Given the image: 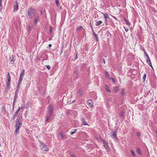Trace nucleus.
I'll return each mask as SVG.
<instances>
[{
  "label": "nucleus",
  "instance_id": "1",
  "mask_svg": "<svg viewBox=\"0 0 157 157\" xmlns=\"http://www.w3.org/2000/svg\"><path fill=\"white\" fill-rule=\"evenodd\" d=\"M21 120L20 118H18V119L16 120V129L15 131L16 133H17L18 132L19 130L20 129V128L22 126V123L20 121Z\"/></svg>",
  "mask_w": 157,
  "mask_h": 157
},
{
  "label": "nucleus",
  "instance_id": "2",
  "mask_svg": "<svg viewBox=\"0 0 157 157\" xmlns=\"http://www.w3.org/2000/svg\"><path fill=\"white\" fill-rule=\"evenodd\" d=\"M35 10L32 8H29L27 10L28 13V15L29 17L30 18H32L33 17L32 14H33L35 13Z\"/></svg>",
  "mask_w": 157,
  "mask_h": 157
},
{
  "label": "nucleus",
  "instance_id": "3",
  "mask_svg": "<svg viewBox=\"0 0 157 157\" xmlns=\"http://www.w3.org/2000/svg\"><path fill=\"white\" fill-rule=\"evenodd\" d=\"M25 74V70L24 69H23L21 72V73L20 75V76L19 78V81L18 82V85H17V86L18 87L20 85V83H21V82L22 81L23 76Z\"/></svg>",
  "mask_w": 157,
  "mask_h": 157
},
{
  "label": "nucleus",
  "instance_id": "4",
  "mask_svg": "<svg viewBox=\"0 0 157 157\" xmlns=\"http://www.w3.org/2000/svg\"><path fill=\"white\" fill-rule=\"evenodd\" d=\"M110 136L111 137H112V138L115 140V141H118V140L117 137V131L112 132Z\"/></svg>",
  "mask_w": 157,
  "mask_h": 157
},
{
  "label": "nucleus",
  "instance_id": "5",
  "mask_svg": "<svg viewBox=\"0 0 157 157\" xmlns=\"http://www.w3.org/2000/svg\"><path fill=\"white\" fill-rule=\"evenodd\" d=\"M53 113V107L52 105H50L48 107V114L50 115H52Z\"/></svg>",
  "mask_w": 157,
  "mask_h": 157
},
{
  "label": "nucleus",
  "instance_id": "6",
  "mask_svg": "<svg viewBox=\"0 0 157 157\" xmlns=\"http://www.w3.org/2000/svg\"><path fill=\"white\" fill-rule=\"evenodd\" d=\"M101 141H102L103 144H104V146L105 147V149H106V150L107 151H109L110 149L109 148V146L106 143L105 140H104L101 139Z\"/></svg>",
  "mask_w": 157,
  "mask_h": 157
},
{
  "label": "nucleus",
  "instance_id": "7",
  "mask_svg": "<svg viewBox=\"0 0 157 157\" xmlns=\"http://www.w3.org/2000/svg\"><path fill=\"white\" fill-rule=\"evenodd\" d=\"M40 147L42 150L44 151H47L49 150L48 148L47 147V146L43 142L41 143Z\"/></svg>",
  "mask_w": 157,
  "mask_h": 157
},
{
  "label": "nucleus",
  "instance_id": "8",
  "mask_svg": "<svg viewBox=\"0 0 157 157\" xmlns=\"http://www.w3.org/2000/svg\"><path fill=\"white\" fill-rule=\"evenodd\" d=\"M18 5L17 1L15 2L13 6V12H15L17 11L18 10Z\"/></svg>",
  "mask_w": 157,
  "mask_h": 157
},
{
  "label": "nucleus",
  "instance_id": "9",
  "mask_svg": "<svg viewBox=\"0 0 157 157\" xmlns=\"http://www.w3.org/2000/svg\"><path fill=\"white\" fill-rule=\"evenodd\" d=\"M81 121L82 122V125H88V124L87 123L85 119L83 117H82L81 118Z\"/></svg>",
  "mask_w": 157,
  "mask_h": 157
},
{
  "label": "nucleus",
  "instance_id": "10",
  "mask_svg": "<svg viewBox=\"0 0 157 157\" xmlns=\"http://www.w3.org/2000/svg\"><path fill=\"white\" fill-rule=\"evenodd\" d=\"M93 103L92 101L91 100H89L87 102V104L89 105L90 107H93V105L92 103Z\"/></svg>",
  "mask_w": 157,
  "mask_h": 157
},
{
  "label": "nucleus",
  "instance_id": "11",
  "mask_svg": "<svg viewBox=\"0 0 157 157\" xmlns=\"http://www.w3.org/2000/svg\"><path fill=\"white\" fill-rule=\"evenodd\" d=\"M17 90L16 91V92L15 94V96L14 98V101L13 103V106L14 105V104L15 103V101L17 99Z\"/></svg>",
  "mask_w": 157,
  "mask_h": 157
},
{
  "label": "nucleus",
  "instance_id": "12",
  "mask_svg": "<svg viewBox=\"0 0 157 157\" xmlns=\"http://www.w3.org/2000/svg\"><path fill=\"white\" fill-rule=\"evenodd\" d=\"M146 62L149 65V66L152 68H153L149 57L147 58Z\"/></svg>",
  "mask_w": 157,
  "mask_h": 157
},
{
  "label": "nucleus",
  "instance_id": "13",
  "mask_svg": "<svg viewBox=\"0 0 157 157\" xmlns=\"http://www.w3.org/2000/svg\"><path fill=\"white\" fill-rule=\"evenodd\" d=\"M39 20V17L38 16H36L35 18L34 22V24L35 25H36L37 23Z\"/></svg>",
  "mask_w": 157,
  "mask_h": 157
},
{
  "label": "nucleus",
  "instance_id": "14",
  "mask_svg": "<svg viewBox=\"0 0 157 157\" xmlns=\"http://www.w3.org/2000/svg\"><path fill=\"white\" fill-rule=\"evenodd\" d=\"M125 112L124 111H122L120 113L119 116L121 117H124L125 115Z\"/></svg>",
  "mask_w": 157,
  "mask_h": 157
},
{
  "label": "nucleus",
  "instance_id": "15",
  "mask_svg": "<svg viewBox=\"0 0 157 157\" xmlns=\"http://www.w3.org/2000/svg\"><path fill=\"white\" fill-rule=\"evenodd\" d=\"M15 56L13 55H12L10 57V62L11 63H13L14 62V58Z\"/></svg>",
  "mask_w": 157,
  "mask_h": 157
},
{
  "label": "nucleus",
  "instance_id": "16",
  "mask_svg": "<svg viewBox=\"0 0 157 157\" xmlns=\"http://www.w3.org/2000/svg\"><path fill=\"white\" fill-rule=\"evenodd\" d=\"M10 82H7L6 86V90H9L10 89Z\"/></svg>",
  "mask_w": 157,
  "mask_h": 157
},
{
  "label": "nucleus",
  "instance_id": "17",
  "mask_svg": "<svg viewBox=\"0 0 157 157\" xmlns=\"http://www.w3.org/2000/svg\"><path fill=\"white\" fill-rule=\"evenodd\" d=\"M52 116V115H50L47 114V115L46 116V119L45 120V122H48V121L50 120V117Z\"/></svg>",
  "mask_w": 157,
  "mask_h": 157
},
{
  "label": "nucleus",
  "instance_id": "18",
  "mask_svg": "<svg viewBox=\"0 0 157 157\" xmlns=\"http://www.w3.org/2000/svg\"><path fill=\"white\" fill-rule=\"evenodd\" d=\"M7 82H10L11 80V78L10 77V74L9 72H8L7 74Z\"/></svg>",
  "mask_w": 157,
  "mask_h": 157
},
{
  "label": "nucleus",
  "instance_id": "19",
  "mask_svg": "<svg viewBox=\"0 0 157 157\" xmlns=\"http://www.w3.org/2000/svg\"><path fill=\"white\" fill-rule=\"evenodd\" d=\"M120 94L123 96L125 95L126 94V93L125 91V89H123L122 90L121 92L120 93Z\"/></svg>",
  "mask_w": 157,
  "mask_h": 157
},
{
  "label": "nucleus",
  "instance_id": "20",
  "mask_svg": "<svg viewBox=\"0 0 157 157\" xmlns=\"http://www.w3.org/2000/svg\"><path fill=\"white\" fill-rule=\"evenodd\" d=\"M65 136V134L62 132H61L59 135V137H60L61 139H62Z\"/></svg>",
  "mask_w": 157,
  "mask_h": 157
},
{
  "label": "nucleus",
  "instance_id": "21",
  "mask_svg": "<svg viewBox=\"0 0 157 157\" xmlns=\"http://www.w3.org/2000/svg\"><path fill=\"white\" fill-rule=\"evenodd\" d=\"M93 36H94V37L96 40L98 42V35L95 33L94 32H93Z\"/></svg>",
  "mask_w": 157,
  "mask_h": 157
},
{
  "label": "nucleus",
  "instance_id": "22",
  "mask_svg": "<svg viewBox=\"0 0 157 157\" xmlns=\"http://www.w3.org/2000/svg\"><path fill=\"white\" fill-rule=\"evenodd\" d=\"M105 87L107 91L109 92H111V91L109 89V87L108 85L105 84Z\"/></svg>",
  "mask_w": 157,
  "mask_h": 157
},
{
  "label": "nucleus",
  "instance_id": "23",
  "mask_svg": "<svg viewBox=\"0 0 157 157\" xmlns=\"http://www.w3.org/2000/svg\"><path fill=\"white\" fill-rule=\"evenodd\" d=\"M104 19H105L106 21H107V19L109 18L108 14L107 13H105L104 15Z\"/></svg>",
  "mask_w": 157,
  "mask_h": 157
},
{
  "label": "nucleus",
  "instance_id": "24",
  "mask_svg": "<svg viewBox=\"0 0 157 157\" xmlns=\"http://www.w3.org/2000/svg\"><path fill=\"white\" fill-rule=\"evenodd\" d=\"M77 95H82L83 94V93H82V90H81V89H79L77 93Z\"/></svg>",
  "mask_w": 157,
  "mask_h": 157
},
{
  "label": "nucleus",
  "instance_id": "25",
  "mask_svg": "<svg viewBox=\"0 0 157 157\" xmlns=\"http://www.w3.org/2000/svg\"><path fill=\"white\" fill-rule=\"evenodd\" d=\"M102 23V21H98L96 22V23H95V25L96 26H97L99 25H101Z\"/></svg>",
  "mask_w": 157,
  "mask_h": 157
},
{
  "label": "nucleus",
  "instance_id": "26",
  "mask_svg": "<svg viewBox=\"0 0 157 157\" xmlns=\"http://www.w3.org/2000/svg\"><path fill=\"white\" fill-rule=\"evenodd\" d=\"M124 21L125 23H126V24L128 25H130V23L129 22V21L128 20H127L126 19H124Z\"/></svg>",
  "mask_w": 157,
  "mask_h": 157
},
{
  "label": "nucleus",
  "instance_id": "27",
  "mask_svg": "<svg viewBox=\"0 0 157 157\" xmlns=\"http://www.w3.org/2000/svg\"><path fill=\"white\" fill-rule=\"evenodd\" d=\"M55 3H56V5L57 6H59V3L58 0H55Z\"/></svg>",
  "mask_w": 157,
  "mask_h": 157
},
{
  "label": "nucleus",
  "instance_id": "28",
  "mask_svg": "<svg viewBox=\"0 0 157 157\" xmlns=\"http://www.w3.org/2000/svg\"><path fill=\"white\" fill-rule=\"evenodd\" d=\"M77 129H75L74 130V131H72V132H70V134L71 135H72L75 133L77 131Z\"/></svg>",
  "mask_w": 157,
  "mask_h": 157
},
{
  "label": "nucleus",
  "instance_id": "29",
  "mask_svg": "<svg viewBox=\"0 0 157 157\" xmlns=\"http://www.w3.org/2000/svg\"><path fill=\"white\" fill-rule=\"evenodd\" d=\"M105 75H106V77H107V78H109V73H108V72L107 71H105Z\"/></svg>",
  "mask_w": 157,
  "mask_h": 157
},
{
  "label": "nucleus",
  "instance_id": "30",
  "mask_svg": "<svg viewBox=\"0 0 157 157\" xmlns=\"http://www.w3.org/2000/svg\"><path fill=\"white\" fill-rule=\"evenodd\" d=\"M118 90V87H115V88H114V90L115 91V92L116 93H117Z\"/></svg>",
  "mask_w": 157,
  "mask_h": 157
},
{
  "label": "nucleus",
  "instance_id": "31",
  "mask_svg": "<svg viewBox=\"0 0 157 157\" xmlns=\"http://www.w3.org/2000/svg\"><path fill=\"white\" fill-rule=\"evenodd\" d=\"M18 113H17V112H16L13 115V120L15 118V117L17 115V114Z\"/></svg>",
  "mask_w": 157,
  "mask_h": 157
},
{
  "label": "nucleus",
  "instance_id": "32",
  "mask_svg": "<svg viewBox=\"0 0 157 157\" xmlns=\"http://www.w3.org/2000/svg\"><path fill=\"white\" fill-rule=\"evenodd\" d=\"M52 27L51 26H50L49 27V33L51 34L52 31Z\"/></svg>",
  "mask_w": 157,
  "mask_h": 157
},
{
  "label": "nucleus",
  "instance_id": "33",
  "mask_svg": "<svg viewBox=\"0 0 157 157\" xmlns=\"http://www.w3.org/2000/svg\"><path fill=\"white\" fill-rule=\"evenodd\" d=\"M136 151H137V153L138 154H141L140 151V149L139 148H137V149H136Z\"/></svg>",
  "mask_w": 157,
  "mask_h": 157
},
{
  "label": "nucleus",
  "instance_id": "34",
  "mask_svg": "<svg viewBox=\"0 0 157 157\" xmlns=\"http://www.w3.org/2000/svg\"><path fill=\"white\" fill-rule=\"evenodd\" d=\"M130 151H131V152L132 155L134 156H135V153L132 150H131Z\"/></svg>",
  "mask_w": 157,
  "mask_h": 157
},
{
  "label": "nucleus",
  "instance_id": "35",
  "mask_svg": "<svg viewBox=\"0 0 157 157\" xmlns=\"http://www.w3.org/2000/svg\"><path fill=\"white\" fill-rule=\"evenodd\" d=\"M146 74H144L143 77V81H145L146 79Z\"/></svg>",
  "mask_w": 157,
  "mask_h": 157
},
{
  "label": "nucleus",
  "instance_id": "36",
  "mask_svg": "<svg viewBox=\"0 0 157 157\" xmlns=\"http://www.w3.org/2000/svg\"><path fill=\"white\" fill-rule=\"evenodd\" d=\"M136 135L137 136L139 137L140 136V132H137L136 133Z\"/></svg>",
  "mask_w": 157,
  "mask_h": 157
},
{
  "label": "nucleus",
  "instance_id": "37",
  "mask_svg": "<svg viewBox=\"0 0 157 157\" xmlns=\"http://www.w3.org/2000/svg\"><path fill=\"white\" fill-rule=\"evenodd\" d=\"M78 70H76L74 71V74H76V75H77L78 74Z\"/></svg>",
  "mask_w": 157,
  "mask_h": 157
},
{
  "label": "nucleus",
  "instance_id": "38",
  "mask_svg": "<svg viewBox=\"0 0 157 157\" xmlns=\"http://www.w3.org/2000/svg\"><path fill=\"white\" fill-rule=\"evenodd\" d=\"M82 28V26H80L79 27H78V28L76 29L77 30H79L80 29H81Z\"/></svg>",
  "mask_w": 157,
  "mask_h": 157
},
{
  "label": "nucleus",
  "instance_id": "39",
  "mask_svg": "<svg viewBox=\"0 0 157 157\" xmlns=\"http://www.w3.org/2000/svg\"><path fill=\"white\" fill-rule=\"evenodd\" d=\"M3 7L2 5V2H0V10H1L2 9Z\"/></svg>",
  "mask_w": 157,
  "mask_h": 157
},
{
  "label": "nucleus",
  "instance_id": "40",
  "mask_svg": "<svg viewBox=\"0 0 157 157\" xmlns=\"http://www.w3.org/2000/svg\"><path fill=\"white\" fill-rule=\"evenodd\" d=\"M144 55H145V56H146L147 58L149 57V56L147 54V52H145V53H144Z\"/></svg>",
  "mask_w": 157,
  "mask_h": 157
},
{
  "label": "nucleus",
  "instance_id": "41",
  "mask_svg": "<svg viewBox=\"0 0 157 157\" xmlns=\"http://www.w3.org/2000/svg\"><path fill=\"white\" fill-rule=\"evenodd\" d=\"M46 67L48 70H49L50 68V66L48 65L46 66Z\"/></svg>",
  "mask_w": 157,
  "mask_h": 157
},
{
  "label": "nucleus",
  "instance_id": "42",
  "mask_svg": "<svg viewBox=\"0 0 157 157\" xmlns=\"http://www.w3.org/2000/svg\"><path fill=\"white\" fill-rule=\"evenodd\" d=\"M110 79H111L112 80V82L113 83H114L115 82V80H114V78H110Z\"/></svg>",
  "mask_w": 157,
  "mask_h": 157
},
{
  "label": "nucleus",
  "instance_id": "43",
  "mask_svg": "<svg viewBox=\"0 0 157 157\" xmlns=\"http://www.w3.org/2000/svg\"><path fill=\"white\" fill-rule=\"evenodd\" d=\"M20 109H21V108H20V107H19L18 108V109L17 110V111L16 112H17V113H18V112L20 110Z\"/></svg>",
  "mask_w": 157,
  "mask_h": 157
},
{
  "label": "nucleus",
  "instance_id": "44",
  "mask_svg": "<svg viewBox=\"0 0 157 157\" xmlns=\"http://www.w3.org/2000/svg\"><path fill=\"white\" fill-rule=\"evenodd\" d=\"M112 17H113V18L114 19H115V20H117V18L115 17V16H112Z\"/></svg>",
  "mask_w": 157,
  "mask_h": 157
},
{
  "label": "nucleus",
  "instance_id": "45",
  "mask_svg": "<svg viewBox=\"0 0 157 157\" xmlns=\"http://www.w3.org/2000/svg\"><path fill=\"white\" fill-rule=\"evenodd\" d=\"M70 157H76V156L72 154L71 155Z\"/></svg>",
  "mask_w": 157,
  "mask_h": 157
},
{
  "label": "nucleus",
  "instance_id": "46",
  "mask_svg": "<svg viewBox=\"0 0 157 157\" xmlns=\"http://www.w3.org/2000/svg\"><path fill=\"white\" fill-rule=\"evenodd\" d=\"M91 29H92V32L93 33V32H94V29H93V28L92 26H91Z\"/></svg>",
  "mask_w": 157,
  "mask_h": 157
},
{
  "label": "nucleus",
  "instance_id": "47",
  "mask_svg": "<svg viewBox=\"0 0 157 157\" xmlns=\"http://www.w3.org/2000/svg\"><path fill=\"white\" fill-rule=\"evenodd\" d=\"M77 58H78L77 54L76 53V55L75 56V59H77Z\"/></svg>",
  "mask_w": 157,
  "mask_h": 157
},
{
  "label": "nucleus",
  "instance_id": "48",
  "mask_svg": "<svg viewBox=\"0 0 157 157\" xmlns=\"http://www.w3.org/2000/svg\"><path fill=\"white\" fill-rule=\"evenodd\" d=\"M125 30L126 32H127L128 31V29L127 28H125Z\"/></svg>",
  "mask_w": 157,
  "mask_h": 157
},
{
  "label": "nucleus",
  "instance_id": "49",
  "mask_svg": "<svg viewBox=\"0 0 157 157\" xmlns=\"http://www.w3.org/2000/svg\"><path fill=\"white\" fill-rule=\"evenodd\" d=\"M142 51L144 52V53H145V52H146L145 50V49L144 48H143V49Z\"/></svg>",
  "mask_w": 157,
  "mask_h": 157
},
{
  "label": "nucleus",
  "instance_id": "50",
  "mask_svg": "<svg viewBox=\"0 0 157 157\" xmlns=\"http://www.w3.org/2000/svg\"><path fill=\"white\" fill-rule=\"evenodd\" d=\"M103 63H105V60L104 59H103Z\"/></svg>",
  "mask_w": 157,
  "mask_h": 157
},
{
  "label": "nucleus",
  "instance_id": "51",
  "mask_svg": "<svg viewBox=\"0 0 157 157\" xmlns=\"http://www.w3.org/2000/svg\"><path fill=\"white\" fill-rule=\"evenodd\" d=\"M48 46L49 47H51L52 46V44H50L48 45Z\"/></svg>",
  "mask_w": 157,
  "mask_h": 157
},
{
  "label": "nucleus",
  "instance_id": "52",
  "mask_svg": "<svg viewBox=\"0 0 157 157\" xmlns=\"http://www.w3.org/2000/svg\"><path fill=\"white\" fill-rule=\"evenodd\" d=\"M155 132L156 134V136L157 137V130L155 131Z\"/></svg>",
  "mask_w": 157,
  "mask_h": 157
},
{
  "label": "nucleus",
  "instance_id": "53",
  "mask_svg": "<svg viewBox=\"0 0 157 157\" xmlns=\"http://www.w3.org/2000/svg\"><path fill=\"white\" fill-rule=\"evenodd\" d=\"M75 101V100H73L72 101V103H74Z\"/></svg>",
  "mask_w": 157,
  "mask_h": 157
},
{
  "label": "nucleus",
  "instance_id": "54",
  "mask_svg": "<svg viewBox=\"0 0 157 157\" xmlns=\"http://www.w3.org/2000/svg\"><path fill=\"white\" fill-rule=\"evenodd\" d=\"M106 21H105V24H106V25H107V23Z\"/></svg>",
  "mask_w": 157,
  "mask_h": 157
},
{
  "label": "nucleus",
  "instance_id": "55",
  "mask_svg": "<svg viewBox=\"0 0 157 157\" xmlns=\"http://www.w3.org/2000/svg\"><path fill=\"white\" fill-rule=\"evenodd\" d=\"M0 2H2V0H0Z\"/></svg>",
  "mask_w": 157,
  "mask_h": 157
},
{
  "label": "nucleus",
  "instance_id": "56",
  "mask_svg": "<svg viewBox=\"0 0 157 157\" xmlns=\"http://www.w3.org/2000/svg\"><path fill=\"white\" fill-rule=\"evenodd\" d=\"M156 102L157 103V101H156Z\"/></svg>",
  "mask_w": 157,
  "mask_h": 157
},
{
  "label": "nucleus",
  "instance_id": "57",
  "mask_svg": "<svg viewBox=\"0 0 157 157\" xmlns=\"http://www.w3.org/2000/svg\"><path fill=\"white\" fill-rule=\"evenodd\" d=\"M21 109H22V107H21Z\"/></svg>",
  "mask_w": 157,
  "mask_h": 157
}]
</instances>
